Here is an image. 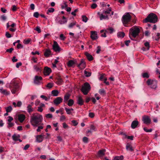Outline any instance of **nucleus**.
Here are the masks:
<instances>
[{
    "label": "nucleus",
    "instance_id": "34",
    "mask_svg": "<svg viewBox=\"0 0 160 160\" xmlns=\"http://www.w3.org/2000/svg\"><path fill=\"white\" fill-rule=\"evenodd\" d=\"M99 92L100 94L102 96H104L106 94V92L103 89H100L99 90Z\"/></svg>",
    "mask_w": 160,
    "mask_h": 160
},
{
    "label": "nucleus",
    "instance_id": "5",
    "mask_svg": "<svg viewBox=\"0 0 160 160\" xmlns=\"http://www.w3.org/2000/svg\"><path fill=\"white\" fill-rule=\"evenodd\" d=\"M91 87L90 85L88 82H86L82 86L81 89V91L85 95H87L90 91Z\"/></svg>",
    "mask_w": 160,
    "mask_h": 160
},
{
    "label": "nucleus",
    "instance_id": "29",
    "mask_svg": "<svg viewBox=\"0 0 160 160\" xmlns=\"http://www.w3.org/2000/svg\"><path fill=\"white\" fill-rule=\"evenodd\" d=\"M50 54V50L49 49H46L44 53V55L46 57H48Z\"/></svg>",
    "mask_w": 160,
    "mask_h": 160
},
{
    "label": "nucleus",
    "instance_id": "19",
    "mask_svg": "<svg viewBox=\"0 0 160 160\" xmlns=\"http://www.w3.org/2000/svg\"><path fill=\"white\" fill-rule=\"evenodd\" d=\"M25 116L23 114H21L18 116V119L20 122H22L25 120Z\"/></svg>",
    "mask_w": 160,
    "mask_h": 160
},
{
    "label": "nucleus",
    "instance_id": "52",
    "mask_svg": "<svg viewBox=\"0 0 160 160\" xmlns=\"http://www.w3.org/2000/svg\"><path fill=\"white\" fill-rule=\"evenodd\" d=\"M78 11V9H76L74 10V12H71V14L72 15H73L74 16H75L76 15V14L75 13Z\"/></svg>",
    "mask_w": 160,
    "mask_h": 160
},
{
    "label": "nucleus",
    "instance_id": "32",
    "mask_svg": "<svg viewBox=\"0 0 160 160\" xmlns=\"http://www.w3.org/2000/svg\"><path fill=\"white\" fill-rule=\"evenodd\" d=\"M84 74L86 77H88L90 76L91 75V73L90 72H88L86 70L84 71Z\"/></svg>",
    "mask_w": 160,
    "mask_h": 160
},
{
    "label": "nucleus",
    "instance_id": "12",
    "mask_svg": "<svg viewBox=\"0 0 160 160\" xmlns=\"http://www.w3.org/2000/svg\"><path fill=\"white\" fill-rule=\"evenodd\" d=\"M34 105V102H31L30 104L28 105L27 107V109L28 112L29 113H30L33 112L34 109L32 108V106Z\"/></svg>",
    "mask_w": 160,
    "mask_h": 160
},
{
    "label": "nucleus",
    "instance_id": "6",
    "mask_svg": "<svg viewBox=\"0 0 160 160\" xmlns=\"http://www.w3.org/2000/svg\"><path fill=\"white\" fill-rule=\"evenodd\" d=\"M131 18V16L129 13H127L123 16L122 22L123 24H127L130 21Z\"/></svg>",
    "mask_w": 160,
    "mask_h": 160
},
{
    "label": "nucleus",
    "instance_id": "35",
    "mask_svg": "<svg viewBox=\"0 0 160 160\" xmlns=\"http://www.w3.org/2000/svg\"><path fill=\"white\" fill-rule=\"evenodd\" d=\"M74 103V101L72 99H70L68 102V105L69 106H71Z\"/></svg>",
    "mask_w": 160,
    "mask_h": 160
},
{
    "label": "nucleus",
    "instance_id": "31",
    "mask_svg": "<svg viewBox=\"0 0 160 160\" xmlns=\"http://www.w3.org/2000/svg\"><path fill=\"white\" fill-rule=\"evenodd\" d=\"M44 106V105L43 104L41 103L40 104V106L38 107V111L40 112H42L43 111L42 107Z\"/></svg>",
    "mask_w": 160,
    "mask_h": 160
},
{
    "label": "nucleus",
    "instance_id": "3",
    "mask_svg": "<svg viewBox=\"0 0 160 160\" xmlns=\"http://www.w3.org/2000/svg\"><path fill=\"white\" fill-rule=\"evenodd\" d=\"M140 31V30L139 28L137 26H135L130 29L129 34L132 35L133 38H135L138 35Z\"/></svg>",
    "mask_w": 160,
    "mask_h": 160
},
{
    "label": "nucleus",
    "instance_id": "55",
    "mask_svg": "<svg viewBox=\"0 0 160 160\" xmlns=\"http://www.w3.org/2000/svg\"><path fill=\"white\" fill-rule=\"evenodd\" d=\"M40 97L43 99H45L46 101H47L48 100V98L44 95H42Z\"/></svg>",
    "mask_w": 160,
    "mask_h": 160
},
{
    "label": "nucleus",
    "instance_id": "17",
    "mask_svg": "<svg viewBox=\"0 0 160 160\" xmlns=\"http://www.w3.org/2000/svg\"><path fill=\"white\" fill-rule=\"evenodd\" d=\"M50 68L48 67H45L44 70V74L45 76H48L49 74Z\"/></svg>",
    "mask_w": 160,
    "mask_h": 160
},
{
    "label": "nucleus",
    "instance_id": "18",
    "mask_svg": "<svg viewBox=\"0 0 160 160\" xmlns=\"http://www.w3.org/2000/svg\"><path fill=\"white\" fill-rule=\"evenodd\" d=\"M77 64V62L76 61H73L72 60H70L68 62L67 64L68 66L69 67H72L74 64Z\"/></svg>",
    "mask_w": 160,
    "mask_h": 160
},
{
    "label": "nucleus",
    "instance_id": "36",
    "mask_svg": "<svg viewBox=\"0 0 160 160\" xmlns=\"http://www.w3.org/2000/svg\"><path fill=\"white\" fill-rule=\"evenodd\" d=\"M6 111L7 112H10L12 110V108L11 106H9L5 108Z\"/></svg>",
    "mask_w": 160,
    "mask_h": 160
},
{
    "label": "nucleus",
    "instance_id": "8",
    "mask_svg": "<svg viewBox=\"0 0 160 160\" xmlns=\"http://www.w3.org/2000/svg\"><path fill=\"white\" fill-rule=\"evenodd\" d=\"M142 121L143 123L147 125H149L151 123V119L148 116L144 115L142 117Z\"/></svg>",
    "mask_w": 160,
    "mask_h": 160
},
{
    "label": "nucleus",
    "instance_id": "38",
    "mask_svg": "<svg viewBox=\"0 0 160 160\" xmlns=\"http://www.w3.org/2000/svg\"><path fill=\"white\" fill-rule=\"evenodd\" d=\"M142 76L143 78H148L149 77V75L147 72H145L142 74Z\"/></svg>",
    "mask_w": 160,
    "mask_h": 160
},
{
    "label": "nucleus",
    "instance_id": "27",
    "mask_svg": "<svg viewBox=\"0 0 160 160\" xmlns=\"http://www.w3.org/2000/svg\"><path fill=\"white\" fill-rule=\"evenodd\" d=\"M70 97V95L68 93H67L64 97V101L65 102L67 101L69 98Z\"/></svg>",
    "mask_w": 160,
    "mask_h": 160
},
{
    "label": "nucleus",
    "instance_id": "23",
    "mask_svg": "<svg viewBox=\"0 0 160 160\" xmlns=\"http://www.w3.org/2000/svg\"><path fill=\"white\" fill-rule=\"evenodd\" d=\"M0 92L2 94L6 95H8L10 94L9 92H8L7 90L3 89L2 88L0 89Z\"/></svg>",
    "mask_w": 160,
    "mask_h": 160
},
{
    "label": "nucleus",
    "instance_id": "42",
    "mask_svg": "<svg viewBox=\"0 0 160 160\" xmlns=\"http://www.w3.org/2000/svg\"><path fill=\"white\" fill-rule=\"evenodd\" d=\"M110 31V33H112L113 32L114 29L112 27H110L107 28L106 30L105 31Z\"/></svg>",
    "mask_w": 160,
    "mask_h": 160
},
{
    "label": "nucleus",
    "instance_id": "57",
    "mask_svg": "<svg viewBox=\"0 0 160 160\" xmlns=\"http://www.w3.org/2000/svg\"><path fill=\"white\" fill-rule=\"evenodd\" d=\"M160 35V33H157V38H155V40L157 41H158V40L159 38H160V37H159V36Z\"/></svg>",
    "mask_w": 160,
    "mask_h": 160
},
{
    "label": "nucleus",
    "instance_id": "48",
    "mask_svg": "<svg viewBox=\"0 0 160 160\" xmlns=\"http://www.w3.org/2000/svg\"><path fill=\"white\" fill-rule=\"evenodd\" d=\"M39 15V14L38 12H35L33 14V16L36 18H38V17Z\"/></svg>",
    "mask_w": 160,
    "mask_h": 160
},
{
    "label": "nucleus",
    "instance_id": "41",
    "mask_svg": "<svg viewBox=\"0 0 160 160\" xmlns=\"http://www.w3.org/2000/svg\"><path fill=\"white\" fill-rule=\"evenodd\" d=\"M31 41V40L30 39H28L24 40L23 43L25 44H28Z\"/></svg>",
    "mask_w": 160,
    "mask_h": 160
},
{
    "label": "nucleus",
    "instance_id": "28",
    "mask_svg": "<svg viewBox=\"0 0 160 160\" xmlns=\"http://www.w3.org/2000/svg\"><path fill=\"white\" fill-rule=\"evenodd\" d=\"M19 137L20 136L19 135H17L15 134H14L12 136V138L13 140L15 141H18L19 140Z\"/></svg>",
    "mask_w": 160,
    "mask_h": 160
},
{
    "label": "nucleus",
    "instance_id": "61",
    "mask_svg": "<svg viewBox=\"0 0 160 160\" xmlns=\"http://www.w3.org/2000/svg\"><path fill=\"white\" fill-rule=\"evenodd\" d=\"M65 118H66L64 116L62 115L61 116L60 119L61 121H62L63 120L65 119Z\"/></svg>",
    "mask_w": 160,
    "mask_h": 160
},
{
    "label": "nucleus",
    "instance_id": "13",
    "mask_svg": "<svg viewBox=\"0 0 160 160\" xmlns=\"http://www.w3.org/2000/svg\"><path fill=\"white\" fill-rule=\"evenodd\" d=\"M42 79V78L41 76H36L34 79V83L36 84H40V81Z\"/></svg>",
    "mask_w": 160,
    "mask_h": 160
},
{
    "label": "nucleus",
    "instance_id": "11",
    "mask_svg": "<svg viewBox=\"0 0 160 160\" xmlns=\"http://www.w3.org/2000/svg\"><path fill=\"white\" fill-rule=\"evenodd\" d=\"M77 66L80 69H82L86 67V63L84 60L82 59L81 60L80 63L79 64H77Z\"/></svg>",
    "mask_w": 160,
    "mask_h": 160
},
{
    "label": "nucleus",
    "instance_id": "54",
    "mask_svg": "<svg viewBox=\"0 0 160 160\" xmlns=\"http://www.w3.org/2000/svg\"><path fill=\"white\" fill-rule=\"evenodd\" d=\"M6 36L7 38H10L11 37V35L8 32L6 33Z\"/></svg>",
    "mask_w": 160,
    "mask_h": 160
},
{
    "label": "nucleus",
    "instance_id": "45",
    "mask_svg": "<svg viewBox=\"0 0 160 160\" xmlns=\"http://www.w3.org/2000/svg\"><path fill=\"white\" fill-rule=\"evenodd\" d=\"M60 39L62 40H64L66 38V37L64 36L63 34H62L60 35Z\"/></svg>",
    "mask_w": 160,
    "mask_h": 160
},
{
    "label": "nucleus",
    "instance_id": "2",
    "mask_svg": "<svg viewBox=\"0 0 160 160\" xmlns=\"http://www.w3.org/2000/svg\"><path fill=\"white\" fill-rule=\"evenodd\" d=\"M158 20V18L156 14L153 13H151L143 20V22L145 23L150 22L154 23L157 22Z\"/></svg>",
    "mask_w": 160,
    "mask_h": 160
},
{
    "label": "nucleus",
    "instance_id": "47",
    "mask_svg": "<svg viewBox=\"0 0 160 160\" xmlns=\"http://www.w3.org/2000/svg\"><path fill=\"white\" fill-rule=\"evenodd\" d=\"M83 141L85 143L87 142L88 141V138L87 137H84L83 138Z\"/></svg>",
    "mask_w": 160,
    "mask_h": 160
},
{
    "label": "nucleus",
    "instance_id": "15",
    "mask_svg": "<svg viewBox=\"0 0 160 160\" xmlns=\"http://www.w3.org/2000/svg\"><path fill=\"white\" fill-rule=\"evenodd\" d=\"M105 151L106 150L105 149L99 150L97 153L98 157L100 158L103 157L105 155Z\"/></svg>",
    "mask_w": 160,
    "mask_h": 160
},
{
    "label": "nucleus",
    "instance_id": "50",
    "mask_svg": "<svg viewBox=\"0 0 160 160\" xmlns=\"http://www.w3.org/2000/svg\"><path fill=\"white\" fill-rule=\"evenodd\" d=\"M97 5L96 3H93L91 6V8L92 9H94L97 7Z\"/></svg>",
    "mask_w": 160,
    "mask_h": 160
},
{
    "label": "nucleus",
    "instance_id": "39",
    "mask_svg": "<svg viewBox=\"0 0 160 160\" xmlns=\"http://www.w3.org/2000/svg\"><path fill=\"white\" fill-rule=\"evenodd\" d=\"M82 21L85 22H87L88 20V18L86 17V16H82Z\"/></svg>",
    "mask_w": 160,
    "mask_h": 160
},
{
    "label": "nucleus",
    "instance_id": "30",
    "mask_svg": "<svg viewBox=\"0 0 160 160\" xmlns=\"http://www.w3.org/2000/svg\"><path fill=\"white\" fill-rule=\"evenodd\" d=\"M117 35L118 37L123 38L125 36V33L123 32H119L118 33Z\"/></svg>",
    "mask_w": 160,
    "mask_h": 160
},
{
    "label": "nucleus",
    "instance_id": "58",
    "mask_svg": "<svg viewBox=\"0 0 160 160\" xmlns=\"http://www.w3.org/2000/svg\"><path fill=\"white\" fill-rule=\"evenodd\" d=\"M43 128V127L42 126H39L37 129V131L38 132H39L40 131L41 129H42Z\"/></svg>",
    "mask_w": 160,
    "mask_h": 160
},
{
    "label": "nucleus",
    "instance_id": "1",
    "mask_svg": "<svg viewBox=\"0 0 160 160\" xmlns=\"http://www.w3.org/2000/svg\"><path fill=\"white\" fill-rule=\"evenodd\" d=\"M43 118L42 116L37 113L33 114L31 116L30 122L34 126H37L42 122Z\"/></svg>",
    "mask_w": 160,
    "mask_h": 160
},
{
    "label": "nucleus",
    "instance_id": "44",
    "mask_svg": "<svg viewBox=\"0 0 160 160\" xmlns=\"http://www.w3.org/2000/svg\"><path fill=\"white\" fill-rule=\"evenodd\" d=\"M76 22H73L69 24L68 27L69 28H72L76 24Z\"/></svg>",
    "mask_w": 160,
    "mask_h": 160
},
{
    "label": "nucleus",
    "instance_id": "59",
    "mask_svg": "<svg viewBox=\"0 0 160 160\" xmlns=\"http://www.w3.org/2000/svg\"><path fill=\"white\" fill-rule=\"evenodd\" d=\"M17 8L15 5H14L12 6V10L13 11H16L17 10Z\"/></svg>",
    "mask_w": 160,
    "mask_h": 160
},
{
    "label": "nucleus",
    "instance_id": "63",
    "mask_svg": "<svg viewBox=\"0 0 160 160\" xmlns=\"http://www.w3.org/2000/svg\"><path fill=\"white\" fill-rule=\"evenodd\" d=\"M30 7L32 10H33L35 8V5L33 4H31L30 5Z\"/></svg>",
    "mask_w": 160,
    "mask_h": 160
},
{
    "label": "nucleus",
    "instance_id": "51",
    "mask_svg": "<svg viewBox=\"0 0 160 160\" xmlns=\"http://www.w3.org/2000/svg\"><path fill=\"white\" fill-rule=\"evenodd\" d=\"M72 122L73 123V125L74 126H77L78 123L77 122V121L74 120H72Z\"/></svg>",
    "mask_w": 160,
    "mask_h": 160
},
{
    "label": "nucleus",
    "instance_id": "62",
    "mask_svg": "<svg viewBox=\"0 0 160 160\" xmlns=\"http://www.w3.org/2000/svg\"><path fill=\"white\" fill-rule=\"evenodd\" d=\"M13 48H11L9 49H7L6 50V51L7 52H8L10 53H11L12 51L13 50Z\"/></svg>",
    "mask_w": 160,
    "mask_h": 160
},
{
    "label": "nucleus",
    "instance_id": "7",
    "mask_svg": "<svg viewBox=\"0 0 160 160\" xmlns=\"http://www.w3.org/2000/svg\"><path fill=\"white\" fill-rule=\"evenodd\" d=\"M147 83L148 85H150L151 87L153 89H155L157 87V82L156 81L148 79Z\"/></svg>",
    "mask_w": 160,
    "mask_h": 160
},
{
    "label": "nucleus",
    "instance_id": "46",
    "mask_svg": "<svg viewBox=\"0 0 160 160\" xmlns=\"http://www.w3.org/2000/svg\"><path fill=\"white\" fill-rule=\"evenodd\" d=\"M65 110L68 114H70L71 113V112L69 109H68L67 108H65Z\"/></svg>",
    "mask_w": 160,
    "mask_h": 160
},
{
    "label": "nucleus",
    "instance_id": "10",
    "mask_svg": "<svg viewBox=\"0 0 160 160\" xmlns=\"http://www.w3.org/2000/svg\"><path fill=\"white\" fill-rule=\"evenodd\" d=\"M63 99L61 97H58L54 99L53 101V103L57 105L62 102Z\"/></svg>",
    "mask_w": 160,
    "mask_h": 160
},
{
    "label": "nucleus",
    "instance_id": "37",
    "mask_svg": "<svg viewBox=\"0 0 160 160\" xmlns=\"http://www.w3.org/2000/svg\"><path fill=\"white\" fill-rule=\"evenodd\" d=\"M39 64L38 63L37 65H35L33 66V68L34 70H36L37 72L39 71L40 70V68L38 67V66L39 65Z\"/></svg>",
    "mask_w": 160,
    "mask_h": 160
},
{
    "label": "nucleus",
    "instance_id": "49",
    "mask_svg": "<svg viewBox=\"0 0 160 160\" xmlns=\"http://www.w3.org/2000/svg\"><path fill=\"white\" fill-rule=\"evenodd\" d=\"M143 129L144 130L147 132H151L152 131V129H147L146 128H143Z\"/></svg>",
    "mask_w": 160,
    "mask_h": 160
},
{
    "label": "nucleus",
    "instance_id": "24",
    "mask_svg": "<svg viewBox=\"0 0 160 160\" xmlns=\"http://www.w3.org/2000/svg\"><path fill=\"white\" fill-rule=\"evenodd\" d=\"M59 93L58 90H53L51 92V94L53 96L56 97L58 95Z\"/></svg>",
    "mask_w": 160,
    "mask_h": 160
},
{
    "label": "nucleus",
    "instance_id": "9",
    "mask_svg": "<svg viewBox=\"0 0 160 160\" xmlns=\"http://www.w3.org/2000/svg\"><path fill=\"white\" fill-rule=\"evenodd\" d=\"M52 49L56 52H59L60 51V48L57 42L54 41L52 45Z\"/></svg>",
    "mask_w": 160,
    "mask_h": 160
},
{
    "label": "nucleus",
    "instance_id": "53",
    "mask_svg": "<svg viewBox=\"0 0 160 160\" xmlns=\"http://www.w3.org/2000/svg\"><path fill=\"white\" fill-rule=\"evenodd\" d=\"M97 50L96 51V53H99L101 51V47L100 46H98L97 47Z\"/></svg>",
    "mask_w": 160,
    "mask_h": 160
},
{
    "label": "nucleus",
    "instance_id": "16",
    "mask_svg": "<svg viewBox=\"0 0 160 160\" xmlns=\"http://www.w3.org/2000/svg\"><path fill=\"white\" fill-rule=\"evenodd\" d=\"M84 101L81 96H79L77 99V103L80 105L83 104Z\"/></svg>",
    "mask_w": 160,
    "mask_h": 160
},
{
    "label": "nucleus",
    "instance_id": "14",
    "mask_svg": "<svg viewBox=\"0 0 160 160\" xmlns=\"http://www.w3.org/2000/svg\"><path fill=\"white\" fill-rule=\"evenodd\" d=\"M18 88V84L17 83H15L13 87H11V91L12 93H15Z\"/></svg>",
    "mask_w": 160,
    "mask_h": 160
},
{
    "label": "nucleus",
    "instance_id": "33",
    "mask_svg": "<svg viewBox=\"0 0 160 160\" xmlns=\"http://www.w3.org/2000/svg\"><path fill=\"white\" fill-rule=\"evenodd\" d=\"M123 159V156H116L114 158L113 160H122Z\"/></svg>",
    "mask_w": 160,
    "mask_h": 160
},
{
    "label": "nucleus",
    "instance_id": "20",
    "mask_svg": "<svg viewBox=\"0 0 160 160\" xmlns=\"http://www.w3.org/2000/svg\"><path fill=\"white\" fill-rule=\"evenodd\" d=\"M97 34L95 32H91V38L93 40H95L97 39L98 37L97 36Z\"/></svg>",
    "mask_w": 160,
    "mask_h": 160
},
{
    "label": "nucleus",
    "instance_id": "21",
    "mask_svg": "<svg viewBox=\"0 0 160 160\" xmlns=\"http://www.w3.org/2000/svg\"><path fill=\"white\" fill-rule=\"evenodd\" d=\"M139 122L137 120L133 121L131 124V127L132 128L134 129L138 125Z\"/></svg>",
    "mask_w": 160,
    "mask_h": 160
},
{
    "label": "nucleus",
    "instance_id": "60",
    "mask_svg": "<svg viewBox=\"0 0 160 160\" xmlns=\"http://www.w3.org/2000/svg\"><path fill=\"white\" fill-rule=\"evenodd\" d=\"M23 47L21 44L18 43L17 46V48L18 49H19L22 48Z\"/></svg>",
    "mask_w": 160,
    "mask_h": 160
},
{
    "label": "nucleus",
    "instance_id": "56",
    "mask_svg": "<svg viewBox=\"0 0 160 160\" xmlns=\"http://www.w3.org/2000/svg\"><path fill=\"white\" fill-rule=\"evenodd\" d=\"M89 117L92 118L94 116V114L93 112H90L89 114Z\"/></svg>",
    "mask_w": 160,
    "mask_h": 160
},
{
    "label": "nucleus",
    "instance_id": "43",
    "mask_svg": "<svg viewBox=\"0 0 160 160\" xmlns=\"http://www.w3.org/2000/svg\"><path fill=\"white\" fill-rule=\"evenodd\" d=\"M31 60L33 61V62L34 63H36L37 62L38 59L37 58H36L35 57H33L32 58Z\"/></svg>",
    "mask_w": 160,
    "mask_h": 160
},
{
    "label": "nucleus",
    "instance_id": "4",
    "mask_svg": "<svg viewBox=\"0 0 160 160\" xmlns=\"http://www.w3.org/2000/svg\"><path fill=\"white\" fill-rule=\"evenodd\" d=\"M111 11V8H110L108 10L106 11H103L101 14H100L99 12H98V14L99 15V18L100 20H102L103 19H108L109 18L108 14L110 13Z\"/></svg>",
    "mask_w": 160,
    "mask_h": 160
},
{
    "label": "nucleus",
    "instance_id": "64",
    "mask_svg": "<svg viewBox=\"0 0 160 160\" xmlns=\"http://www.w3.org/2000/svg\"><path fill=\"white\" fill-rule=\"evenodd\" d=\"M30 145L29 144H27L26 145L24 148V149L26 150L29 147Z\"/></svg>",
    "mask_w": 160,
    "mask_h": 160
},
{
    "label": "nucleus",
    "instance_id": "26",
    "mask_svg": "<svg viewBox=\"0 0 160 160\" xmlns=\"http://www.w3.org/2000/svg\"><path fill=\"white\" fill-rule=\"evenodd\" d=\"M36 140L38 142H41L43 140V137L42 135H38L36 137Z\"/></svg>",
    "mask_w": 160,
    "mask_h": 160
},
{
    "label": "nucleus",
    "instance_id": "40",
    "mask_svg": "<svg viewBox=\"0 0 160 160\" xmlns=\"http://www.w3.org/2000/svg\"><path fill=\"white\" fill-rule=\"evenodd\" d=\"M144 45L146 47V49L148 50L149 49L150 45L149 43L148 42H146L144 43Z\"/></svg>",
    "mask_w": 160,
    "mask_h": 160
},
{
    "label": "nucleus",
    "instance_id": "22",
    "mask_svg": "<svg viewBox=\"0 0 160 160\" xmlns=\"http://www.w3.org/2000/svg\"><path fill=\"white\" fill-rule=\"evenodd\" d=\"M85 54L86 56L88 59L89 61H91L93 59V58L92 57V56L88 52H85Z\"/></svg>",
    "mask_w": 160,
    "mask_h": 160
},
{
    "label": "nucleus",
    "instance_id": "25",
    "mask_svg": "<svg viewBox=\"0 0 160 160\" xmlns=\"http://www.w3.org/2000/svg\"><path fill=\"white\" fill-rule=\"evenodd\" d=\"M126 148L127 150H129L131 151H133L132 146L129 143H127Z\"/></svg>",
    "mask_w": 160,
    "mask_h": 160
}]
</instances>
